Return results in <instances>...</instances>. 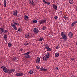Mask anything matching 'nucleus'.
Instances as JSON below:
<instances>
[{
  "label": "nucleus",
  "instance_id": "nucleus-30",
  "mask_svg": "<svg viewBox=\"0 0 77 77\" xmlns=\"http://www.w3.org/2000/svg\"><path fill=\"white\" fill-rule=\"evenodd\" d=\"M29 73L30 74H33V70H31L29 71Z\"/></svg>",
  "mask_w": 77,
  "mask_h": 77
},
{
  "label": "nucleus",
  "instance_id": "nucleus-43",
  "mask_svg": "<svg viewBox=\"0 0 77 77\" xmlns=\"http://www.w3.org/2000/svg\"><path fill=\"white\" fill-rule=\"evenodd\" d=\"M65 20H68V17H66V18H65Z\"/></svg>",
  "mask_w": 77,
  "mask_h": 77
},
{
  "label": "nucleus",
  "instance_id": "nucleus-14",
  "mask_svg": "<svg viewBox=\"0 0 77 77\" xmlns=\"http://www.w3.org/2000/svg\"><path fill=\"white\" fill-rule=\"evenodd\" d=\"M77 23V21H75L73 22V23L71 25V26L74 27L75 24H76Z\"/></svg>",
  "mask_w": 77,
  "mask_h": 77
},
{
  "label": "nucleus",
  "instance_id": "nucleus-9",
  "mask_svg": "<svg viewBox=\"0 0 77 77\" xmlns=\"http://www.w3.org/2000/svg\"><path fill=\"white\" fill-rule=\"evenodd\" d=\"M16 75V76H23L24 75V74L21 72L17 73Z\"/></svg>",
  "mask_w": 77,
  "mask_h": 77
},
{
  "label": "nucleus",
  "instance_id": "nucleus-38",
  "mask_svg": "<svg viewBox=\"0 0 77 77\" xmlns=\"http://www.w3.org/2000/svg\"><path fill=\"white\" fill-rule=\"evenodd\" d=\"M63 17L64 19H65V18H66V16L65 15H63Z\"/></svg>",
  "mask_w": 77,
  "mask_h": 77
},
{
  "label": "nucleus",
  "instance_id": "nucleus-42",
  "mask_svg": "<svg viewBox=\"0 0 77 77\" xmlns=\"http://www.w3.org/2000/svg\"><path fill=\"white\" fill-rule=\"evenodd\" d=\"M11 69V72L12 71L13 72H14L15 70L14 69Z\"/></svg>",
  "mask_w": 77,
  "mask_h": 77
},
{
  "label": "nucleus",
  "instance_id": "nucleus-19",
  "mask_svg": "<svg viewBox=\"0 0 77 77\" xmlns=\"http://www.w3.org/2000/svg\"><path fill=\"white\" fill-rule=\"evenodd\" d=\"M69 2L70 4H73L74 3L73 0H69Z\"/></svg>",
  "mask_w": 77,
  "mask_h": 77
},
{
  "label": "nucleus",
  "instance_id": "nucleus-48",
  "mask_svg": "<svg viewBox=\"0 0 77 77\" xmlns=\"http://www.w3.org/2000/svg\"><path fill=\"white\" fill-rule=\"evenodd\" d=\"M60 13H61V14H62V11H60Z\"/></svg>",
  "mask_w": 77,
  "mask_h": 77
},
{
  "label": "nucleus",
  "instance_id": "nucleus-26",
  "mask_svg": "<svg viewBox=\"0 0 77 77\" xmlns=\"http://www.w3.org/2000/svg\"><path fill=\"white\" fill-rule=\"evenodd\" d=\"M43 39H44L43 37H40L39 39V41H40V42H41V41H42Z\"/></svg>",
  "mask_w": 77,
  "mask_h": 77
},
{
  "label": "nucleus",
  "instance_id": "nucleus-29",
  "mask_svg": "<svg viewBox=\"0 0 77 77\" xmlns=\"http://www.w3.org/2000/svg\"><path fill=\"white\" fill-rule=\"evenodd\" d=\"M8 32V29H5V30H4V33H6L7 32Z\"/></svg>",
  "mask_w": 77,
  "mask_h": 77
},
{
  "label": "nucleus",
  "instance_id": "nucleus-24",
  "mask_svg": "<svg viewBox=\"0 0 77 77\" xmlns=\"http://www.w3.org/2000/svg\"><path fill=\"white\" fill-rule=\"evenodd\" d=\"M12 44H11V42H9L8 44V46L9 47H11V46H12Z\"/></svg>",
  "mask_w": 77,
  "mask_h": 77
},
{
  "label": "nucleus",
  "instance_id": "nucleus-5",
  "mask_svg": "<svg viewBox=\"0 0 77 77\" xmlns=\"http://www.w3.org/2000/svg\"><path fill=\"white\" fill-rule=\"evenodd\" d=\"M33 31L34 32V33L35 34H38V33H39V30H38V29L37 28H34Z\"/></svg>",
  "mask_w": 77,
  "mask_h": 77
},
{
  "label": "nucleus",
  "instance_id": "nucleus-11",
  "mask_svg": "<svg viewBox=\"0 0 77 77\" xmlns=\"http://www.w3.org/2000/svg\"><path fill=\"white\" fill-rule=\"evenodd\" d=\"M36 62L37 63H40V62H41V61L40 60V58H39V57H37Z\"/></svg>",
  "mask_w": 77,
  "mask_h": 77
},
{
  "label": "nucleus",
  "instance_id": "nucleus-34",
  "mask_svg": "<svg viewBox=\"0 0 77 77\" xmlns=\"http://www.w3.org/2000/svg\"><path fill=\"white\" fill-rule=\"evenodd\" d=\"M29 44V43H28L26 42L24 43V45H25L26 46L27 45H28Z\"/></svg>",
  "mask_w": 77,
  "mask_h": 77
},
{
  "label": "nucleus",
  "instance_id": "nucleus-12",
  "mask_svg": "<svg viewBox=\"0 0 77 77\" xmlns=\"http://www.w3.org/2000/svg\"><path fill=\"white\" fill-rule=\"evenodd\" d=\"M52 7L55 10H57V5H56L55 4H53Z\"/></svg>",
  "mask_w": 77,
  "mask_h": 77
},
{
  "label": "nucleus",
  "instance_id": "nucleus-32",
  "mask_svg": "<svg viewBox=\"0 0 77 77\" xmlns=\"http://www.w3.org/2000/svg\"><path fill=\"white\" fill-rule=\"evenodd\" d=\"M37 20H34L33 21V23H34L35 24L37 23Z\"/></svg>",
  "mask_w": 77,
  "mask_h": 77
},
{
  "label": "nucleus",
  "instance_id": "nucleus-18",
  "mask_svg": "<svg viewBox=\"0 0 77 77\" xmlns=\"http://www.w3.org/2000/svg\"><path fill=\"white\" fill-rule=\"evenodd\" d=\"M4 8H6V3H7V2H6V0H4Z\"/></svg>",
  "mask_w": 77,
  "mask_h": 77
},
{
  "label": "nucleus",
  "instance_id": "nucleus-27",
  "mask_svg": "<svg viewBox=\"0 0 77 77\" xmlns=\"http://www.w3.org/2000/svg\"><path fill=\"white\" fill-rule=\"evenodd\" d=\"M30 51H28L27 52V53H25L24 54V55H28V54H30Z\"/></svg>",
  "mask_w": 77,
  "mask_h": 77
},
{
  "label": "nucleus",
  "instance_id": "nucleus-51",
  "mask_svg": "<svg viewBox=\"0 0 77 77\" xmlns=\"http://www.w3.org/2000/svg\"><path fill=\"white\" fill-rule=\"evenodd\" d=\"M0 6H1V3L0 2Z\"/></svg>",
  "mask_w": 77,
  "mask_h": 77
},
{
  "label": "nucleus",
  "instance_id": "nucleus-50",
  "mask_svg": "<svg viewBox=\"0 0 77 77\" xmlns=\"http://www.w3.org/2000/svg\"><path fill=\"white\" fill-rule=\"evenodd\" d=\"M35 2H37L38 1V0H35Z\"/></svg>",
  "mask_w": 77,
  "mask_h": 77
},
{
  "label": "nucleus",
  "instance_id": "nucleus-13",
  "mask_svg": "<svg viewBox=\"0 0 77 77\" xmlns=\"http://www.w3.org/2000/svg\"><path fill=\"white\" fill-rule=\"evenodd\" d=\"M40 71H47V69H45L44 67H41L40 69Z\"/></svg>",
  "mask_w": 77,
  "mask_h": 77
},
{
  "label": "nucleus",
  "instance_id": "nucleus-33",
  "mask_svg": "<svg viewBox=\"0 0 77 77\" xmlns=\"http://www.w3.org/2000/svg\"><path fill=\"white\" fill-rule=\"evenodd\" d=\"M43 3H45V4H47V1H46L45 0H43Z\"/></svg>",
  "mask_w": 77,
  "mask_h": 77
},
{
  "label": "nucleus",
  "instance_id": "nucleus-20",
  "mask_svg": "<svg viewBox=\"0 0 77 77\" xmlns=\"http://www.w3.org/2000/svg\"><path fill=\"white\" fill-rule=\"evenodd\" d=\"M4 38L5 39V41H6L7 40V35H6L5 34L4 35Z\"/></svg>",
  "mask_w": 77,
  "mask_h": 77
},
{
  "label": "nucleus",
  "instance_id": "nucleus-6",
  "mask_svg": "<svg viewBox=\"0 0 77 77\" xmlns=\"http://www.w3.org/2000/svg\"><path fill=\"white\" fill-rule=\"evenodd\" d=\"M45 48L47 49L48 51H51V48L49 47V46H48V45H45Z\"/></svg>",
  "mask_w": 77,
  "mask_h": 77
},
{
  "label": "nucleus",
  "instance_id": "nucleus-21",
  "mask_svg": "<svg viewBox=\"0 0 77 77\" xmlns=\"http://www.w3.org/2000/svg\"><path fill=\"white\" fill-rule=\"evenodd\" d=\"M26 56L24 57L25 58H30L31 56L29 55H25Z\"/></svg>",
  "mask_w": 77,
  "mask_h": 77
},
{
  "label": "nucleus",
  "instance_id": "nucleus-47",
  "mask_svg": "<svg viewBox=\"0 0 77 77\" xmlns=\"http://www.w3.org/2000/svg\"><path fill=\"white\" fill-rule=\"evenodd\" d=\"M71 77H75V76L74 75H72L71 76Z\"/></svg>",
  "mask_w": 77,
  "mask_h": 77
},
{
  "label": "nucleus",
  "instance_id": "nucleus-36",
  "mask_svg": "<svg viewBox=\"0 0 77 77\" xmlns=\"http://www.w3.org/2000/svg\"><path fill=\"white\" fill-rule=\"evenodd\" d=\"M57 16H55L54 17V18L55 19V20H56L57 19Z\"/></svg>",
  "mask_w": 77,
  "mask_h": 77
},
{
  "label": "nucleus",
  "instance_id": "nucleus-49",
  "mask_svg": "<svg viewBox=\"0 0 77 77\" xmlns=\"http://www.w3.org/2000/svg\"><path fill=\"white\" fill-rule=\"evenodd\" d=\"M75 9L76 10V11H77V7Z\"/></svg>",
  "mask_w": 77,
  "mask_h": 77
},
{
  "label": "nucleus",
  "instance_id": "nucleus-2",
  "mask_svg": "<svg viewBox=\"0 0 77 77\" xmlns=\"http://www.w3.org/2000/svg\"><path fill=\"white\" fill-rule=\"evenodd\" d=\"M14 24H11V26L12 27H13L14 29V30H17V26H15V25H18L20 24V23H16L15 22L14 23Z\"/></svg>",
  "mask_w": 77,
  "mask_h": 77
},
{
  "label": "nucleus",
  "instance_id": "nucleus-44",
  "mask_svg": "<svg viewBox=\"0 0 77 77\" xmlns=\"http://www.w3.org/2000/svg\"><path fill=\"white\" fill-rule=\"evenodd\" d=\"M60 47L58 46L57 47H56V49H57L58 48H60Z\"/></svg>",
  "mask_w": 77,
  "mask_h": 77
},
{
  "label": "nucleus",
  "instance_id": "nucleus-46",
  "mask_svg": "<svg viewBox=\"0 0 77 77\" xmlns=\"http://www.w3.org/2000/svg\"><path fill=\"white\" fill-rule=\"evenodd\" d=\"M55 69H57V70H59V68H58V67H56V68Z\"/></svg>",
  "mask_w": 77,
  "mask_h": 77
},
{
  "label": "nucleus",
  "instance_id": "nucleus-35",
  "mask_svg": "<svg viewBox=\"0 0 77 77\" xmlns=\"http://www.w3.org/2000/svg\"><path fill=\"white\" fill-rule=\"evenodd\" d=\"M46 29V27L45 26H43V27L42 29L43 30H45Z\"/></svg>",
  "mask_w": 77,
  "mask_h": 77
},
{
  "label": "nucleus",
  "instance_id": "nucleus-4",
  "mask_svg": "<svg viewBox=\"0 0 77 77\" xmlns=\"http://www.w3.org/2000/svg\"><path fill=\"white\" fill-rule=\"evenodd\" d=\"M46 22H47V20L45 19H44L40 20L39 21V23L40 24H44Z\"/></svg>",
  "mask_w": 77,
  "mask_h": 77
},
{
  "label": "nucleus",
  "instance_id": "nucleus-15",
  "mask_svg": "<svg viewBox=\"0 0 77 77\" xmlns=\"http://www.w3.org/2000/svg\"><path fill=\"white\" fill-rule=\"evenodd\" d=\"M29 35H30V33H27L25 35V38H29Z\"/></svg>",
  "mask_w": 77,
  "mask_h": 77
},
{
  "label": "nucleus",
  "instance_id": "nucleus-16",
  "mask_svg": "<svg viewBox=\"0 0 77 77\" xmlns=\"http://www.w3.org/2000/svg\"><path fill=\"white\" fill-rule=\"evenodd\" d=\"M64 39V41H66V39H67V38H68V36L67 35H65L62 37Z\"/></svg>",
  "mask_w": 77,
  "mask_h": 77
},
{
  "label": "nucleus",
  "instance_id": "nucleus-8",
  "mask_svg": "<svg viewBox=\"0 0 77 77\" xmlns=\"http://www.w3.org/2000/svg\"><path fill=\"white\" fill-rule=\"evenodd\" d=\"M29 4L32 6H34L35 3L33 1V0H29Z\"/></svg>",
  "mask_w": 77,
  "mask_h": 77
},
{
  "label": "nucleus",
  "instance_id": "nucleus-28",
  "mask_svg": "<svg viewBox=\"0 0 77 77\" xmlns=\"http://www.w3.org/2000/svg\"><path fill=\"white\" fill-rule=\"evenodd\" d=\"M8 73L9 74H11L12 72V70L11 69H8Z\"/></svg>",
  "mask_w": 77,
  "mask_h": 77
},
{
  "label": "nucleus",
  "instance_id": "nucleus-39",
  "mask_svg": "<svg viewBox=\"0 0 77 77\" xmlns=\"http://www.w3.org/2000/svg\"><path fill=\"white\" fill-rule=\"evenodd\" d=\"M18 32H20V31H21V28L18 29Z\"/></svg>",
  "mask_w": 77,
  "mask_h": 77
},
{
  "label": "nucleus",
  "instance_id": "nucleus-17",
  "mask_svg": "<svg viewBox=\"0 0 77 77\" xmlns=\"http://www.w3.org/2000/svg\"><path fill=\"white\" fill-rule=\"evenodd\" d=\"M61 35L62 37H63V36H66V34L65 33V32H62L61 33Z\"/></svg>",
  "mask_w": 77,
  "mask_h": 77
},
{
  "label": "nucleus",
  "instance_id": "nucleus-23",
  "mask_svg": "<svg viewBox=\"0 0 77 77\" xmlns=\"http://www.w3.org/2000/svg\"><path fill=\"white\" fill-rule=\"evenodd\" d=\"M59 53L57 52L55 53V57H58L59 56Z\"/></svg>",
  "mask_w": 77,
  "mask_h": 77
},
{
  "label": "nucleus",
  "instance_id": "nucleus-3",
  "mask_svg": "<svg viewBox=\"0 0 77 77\" xmlns=\"http://www.w3.org/2000/svg\"><path fill=\"white\" fill-rule=\"evenodd\" d=\"M1 68L2 69H3L5 73L7 74L8 72V69L6 67H5L4 66H2L1 67Z\"/></svg>",
  "mask_w": 77,
  "mask_h": 77
},
{
  "label": "nucleus",
  "instance_id": "nucleus-1",
  "mask_svg": "<svg viewBox=\"0 0 77 77\" xmlns=\"http://www.w3.org/2000/svg\"><path fill=\"white\" fill-rule=\"evenodd\" d=\"M50 57V54L49 53H47L46 55L43 57V60H48V58Z\"/></svg>",
  "mask_w": 77,
  "mask_h": 77
},
{
  "label": "nucleus",
  "instance_id": "nucleus-22",
  "mask_svg": "<svg viewBox=\"0 0 77 77\" xmlns=\"http://www.w3.org/2000/svg\"><path fill=\"white\" fill-rule=\"evenodd\" d=\"M0 32L1 33V34H2L3 33V32H4V29L3 28H0Z\"/></svg>",
  "mask_w": 77,
  "mask_h": 77
},
{
  "label": "nucleus",
  "instance_id": "nucleus-40",
  "mask_svg": "<svg viewBox=\"0 0 77 77\" xmlns=\"http://www.w3.org/2000/svg\"><path fill=\"white\" fill-rule=\"evenodd\" d=\"M47 4L48 5H50V2H47Z\"/></svg>",
  "mask_w": 77,
  "mask_h": 77
},
{
  "label": "nucleus",
  "instance_id": "nucleus-45",
  "mask_svg": "<svg viewBox=\"0 0 77 77\" xmlns=\"http://www.w3.org/2000/svg\"><path fill=\"white\" fill-rule=\"evenodd\" d=\"M23 49L21 48L20 49V51H23Z\"/></svg>",
  "mask_w": 77,
  "mask_h": 77
},
{
  "label": "nucleus",
  "instance_id": "nucleus-41",
  "mask_svg": "<svg viewBox=\"0 0 77 77\" xmlns=\"http://www.w3.org/2000/svg\"><path fill=\"white\" fill-rule=\"evenodd\" d=\"M36 68L38 69H39V67H38V66H36Z\"/></svg>",
  "mask_w": 77,
  "mask_h": 77
},
{
  "label": "nucleus",
  "instance_id": "nucleus-37",
  "mask_svg": "<svg viewBox=\"0 0 77 77\" xmlns=\"http://www.w3.org/2000/svg\"><path fill=\"white\" fill-rule=\"evenodd\" d=\"M71 60H72V61H75V59L74 58H72L71 59Z\"/></svg>",
  "mask_w": 77,
  "mask_h": 77
},
{
  "label": "nucleus",
  "instance_id": "nucleus-25",
  "mask_svg": "<svg viewBox=\"0 0 77 77\" xmlns=\"http://www.w3.org/2000/svg\"><path fill=\"white\" fill-rule=\"evenodd\" d=\"M24 20H28V16H25L24 17Z\"/></svg>",
  "mask_w": 77,
  "mask_h": 77
},
{
  "label": "nucleus",
  "instance_id": "nucleus-31",
  "mask_svg": "<svg viewBox=\"0 0 77 77\" xmlns=\"http://www.w3.org/2000/svg\"><path fill=\"white\" fill-rule=\"evenodd\" d=\"M13 60H17V58L16 57H14L13 59Z\"/></svg>",
  "mask_w": 77,
  "mask_h": 77
},
{
  "label": "nucleus",
  "instance_id": "nucleus-10",
  "mask_svg": "<svg viewBox=\"0 0 77 77\" xmlns=\"http://www.w3.org/2000/svg\"><path fill=\"white\" fill-rule=\"evenodd\" d=\"M68 36L69 38H72V36H73V34H72V32H69Z\"/></svg>",
  "mask_w": 77,
  "mask_h": 77
},
{
  "label": "nucleus",
  "instance_id": "nucleus-7",
  "mask_svg": "<svg viewBox=\"0 0 77 77\" xmlns=\"http://www.w3.org/2000/svg\"><path fill=\"white\" fill-rule=\"evenodd\" d=\"M18 14V11L17 10H16L15 11L13 12V15L15 16V17H17Z\"/></svg>",
  "mask_w": 77,
  "mask_h": 77
},
{
  "label": "nucleus",
  "instance_id": "nucleus-52",
  "mask_svg": "<svg viewBox=\"0 0 77 77\" xmlns=\"http://www.w3.org/2000/svg\"><path fill=\"white\" fill-rule=\"evenodd\" d=\"M63 39V38H61V39Z\"/></svg>",
  "mask_w": 77,
  "mask_h": 77
}]
</instances>
